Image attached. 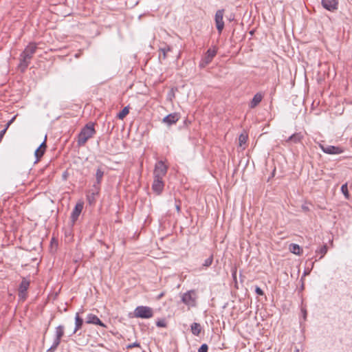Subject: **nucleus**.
Wrapping results in <instances>:
<instances>
[{
	"label": "nucleus",
	"instance_id": "1",
	"mask_svg": "<svg viewBox=\"0 0 352 352\" xmlns=\"http://www.w3.org/2000/svg\"><path fill=\"white\" fill-rule=\"evenodd\" d=\"M36 48V44L30 43L21 54L19 67L22 72H25L29 66Z\"/></svg>",
	"mask_w": 352,
	"mask_h": 352
},
{
	"label": "nucleus",
	"instance_id": "2",
	"mask_svg": "<svg viewBox=\"0 0 352 352\" xmlns=\"http://www.w3.org/2000/svg\"><path fill=\"white\" fill-rule=\"evenodd\" d=\"M96 133L94 124H87L78 135L77 144L79 147L85 146L87 142Z\"/></svg>",
	"mask_w": 352,
	"mask_h": 352
},
{
	"label": "nucleus",
	"instance_id": "3",
	"mask_svg": "<svg viewBox=\"0 0 352 352\" xmlns=\"http://www.w3.org/2000/svg\"><path fill=\"white\" fill-rule=\"evenodd\" d=\"M197 295L195 290H190L182 296V301L188 307H195Z\"/></svg>",
	"mask_w": 352,
	"mask_h": 352
},
{
	"label": "nucleus",
	"instance_id": "4",
	"mask_svg": "<svg viewBox=\"0 0 352 352\" xmlns=\"http://www.w3.org/2000/svg\"><path fill=\"white\" fill-rule=\"evenodd\" d=\"M134 316L136 318H150L153 316V309L149 307L139 306L134 311Z\"/></svg>",
	"mask_w": 352,
	"mask_h": 352
},
{
	"label": "nucleus",
	"instance_id": "5",
	"mask_svg": "<svg viewBox=\"0 0 352 352\" xmlns=\"http://www.w3.org/2000/svg\"><path fill=\"white\" fill-rule=\"evenodd\" d=\"M217 52V50L215 47L212 49H208L199 62V67L204 68L210 63L213 58L216 56Z\"/></svg>",
	"mask_w": 352,
	"mask_h": 352
},
{
	"label": "nucleus",
	"instance_id": "6",
	"mask_svg": "<svg viewBox=\"0 0 352 352\" xmlns=\"http://www.w3.org/2000/svg\"><path fill=\"white\" fill-rule=\"evenodd\" d=\"M168 170V166L165 165L163 161H158L154 168L153 177L164 179Z\"/></svg>",
	"mask_w": 352,
	"mask_h": 352
},
{
	"label": "nucleus",
	"instance_id": "7",
	"mask_svg": "<svg viewBox=\"0 0 352 352\" xmlns=\"http://www.w3.org/2000/svg\"><path fill=\"white\" fill-rule=\"evenodd\" d=\"M319 147L324 153L329 155H338L344 152V150L341 147L332 145L320 144Z\"/></svg>",
	"mask_w": 352,
	"mask_h": 352
},
{
	"label": "nucleus",
	"instance_id": "8",
	"mask_svg": "<svg viewBox=\"0 0 352 352\" xmlns=\"http://www.w3.org/2000/svg\"><path fill=\"white\" fill-rule=\"evenodd\" d=\"M225 10L223 9L218 10L216 12L214 21L216 24V28L219 34L221 33L223 28H224V22H223V14Z\"/></svg>",
	"mask_w": 352,
	"mask_h": 352
},
{
	"label": "nucleus",
	"instance_id": "9",
	"mask_svg": "<svg viewBox=\"0 0 352 352\" xmlns=\"http://www.w3.org/2000/svg\"><path fill=\"white\" fill-rule=\"evenodd\" d=\"M30 286V281L23 278L19 287V297L21 300H24L27 296V290Z\"/></svg>",
	"mask_w": 352,
	"mask_h": 352
},
{
	"label": "nucleus",
	"instance_id": "10",
	"mask_svg": "<svg viewBox=\"0 0 352 352\" xmlns=\"http://www.w3.org/2000/svg\"><path fill=\"white\" fill-rule=\"evenodd\" d=\"M164 188V179L153 177V182L152 184V190L157 195H160Z\"/></svg>",
	"mask_w": 352,
	"mask_h": 352
},
{
	"label": "nucleus",
	"instance_id": "11",
	"mask_svg": "<svg viewBox=\"0 0 352 352\" xmlns=\"http://www.w3.org/2000/svg\"><path fill=\"white\" fill-rule=\"evenodd\" d=\"M100 187L98 185H93L92 188L87 195V200L90 205L96 202V196L99 194Z\"/></svg>",
	"mask_w": 352,
	"mask_h": 352
},
{
	"label": "nucleus",
	"instance_id": "12",
	"mask_svg": "<svg viewBox=\"0 0 352 352\" xmlns=\"http://www.w3.org/2000/svg\"><path fill=\"white\" fill-rule=\"evenodd\" d=\"M322 6L326 10L333 12L338 9V0H322Z\"/></svg>",
	"mask_w": 352,
	"mask_h": 352
},
{
	"label": "nucleus",
	"instance_id": "13",
	"mask_svg": "<svg viewBox=\"0 0 352 352\" xmlns=\"http://www.w3.org/2000/svg\"><path fill=\"white\" fill-rule=\"evenodd\" d=\"M86 322L88 324H97L102 327H106V325L99 319V318L93 314H89L87 316Z\"/></svg>",
	"mask_w": 352,
	"mask_h": 352
},
{
	"label": "nucleus",
	"instance_id": "14",
	"mask_svg": "<svg viewBox=\"0 0 352 352\" xmlns=\"http://www.w3.org/2000/svg\"><path fill=\"white\" fill-rule=\"evenodd\" d=\"M83 202H79L76 204L71 214V219L73 223H74L78 219L83 209Z\"/></svg>",
	"mask_w": 352,
	"mask_h": 352
},
{
	"label": "nucleus",
	"instance_id": "15",
	"mask_svg": "<svg viewBox=\"0 0 352 352\" xmlns=\"http://www.w3.org/2000/svg\"><path fill=\"white\" fill-rule=\"evenodd\" d=\"M179 120V116L177 113H170L163 118L162 122L167 125L170 126L175 124Z\"/></svg>",
	"mask_w": 352,
	"mask_h": 352
},
{
	"label": "nucleus",
	"instance_id": "16",
	"mask_svg": "<svg viewBox=\"0 0 352 352\" xmlns=\"http://www.w3.org/2000/svg\"><path fill=\"white\" fill-rule=\"evenodd\" d=\"M104 175V168L102 166H98L96 169V173L95 175L96 182L94 184V185H98V186L100 187V184L102 183Z\"/></svg>",
	"mask_w": 352,
	"mask_h": 352
},
{
	"label": "nucleus",
	"instance_id": "17",
	"mask_svg": "<svg viewBox=\"0 0 352 352\" xmlns=\"http://www.w3.org/2000/svg\"><path fill=\"white\" fill-rule=\"evenodd\" d=\"M64 329H65V327L63 325H59L56 328V330H55L56 337L54 340L55 344H60V341H61V338L64 335Z\"/></svg>",
	"mask_w": 352,
	"mask_h": 352
},
{
	"label": "nucleus",
	"instance_id": "18",
	"mask_svg": "<svg viewBox=\"0 0 352 352\" xmlns=\"http://www.w3.org/2000/svg\"><path fill=\"white\" fill-rule=\"evenodd\" d=\"M263 96L260 93L256 94L252 100L250 102V108H254L256 107L262 100Z\"/></svg>",
	"mask_w": 352,
	"mask_h": 352
},
{
	"label": "nucleus",
	"instance_id": "19",
	"mask_svg": "<svg viewBox=\"0 0 352 352\" xmlns=\"http://www.w3.org/2000/svg\"><path fill=\"white\" fill-rule=\"evenodd\" d=\"M302 135L300 133H296L288 138L286 140L287 142L298 143L302 139Z\"/></svg>",
	"mask_w": 352,
	"mask_h": 352
},
{
	"label": "nucleus",
	"instance_id": "20",
	"mask_svg": "<svg viewBox=\"0 0 352 352\" xmlns=\"http://www.w3.org/2000/svg\"><path fill=\"white\" fill-rule=\"evenodd\" d=\"M190 330L193 335L198 336L200 334V333L202 330V328L199 323L193 322L190 325Z\"/></svg>",
	"mask_w": 352,
	"mask_h": 352
},
{
	"label": "nucleus",
	"instance_id": "21",
	"mask_svg": "<svg viewBox=\"0 0 352 352\" xmlns=\"http://www.w3.org/2000/svg\"><path fill=\"white\" fill-rule=\"evenodd\" d=\"M83 324V320L79 316V314L76 313L75 316V329L74 333H76L80 329H81Z\"/></svg>",
	"mask_w": 352,
	"mask_h": 352
},
{
	"label": "nucleus",
	"instance_id": "22",
	"mask_svg": "<svg viewBox=\"0 0 352 352\" xmlns=\"http://www.w3.org/2000/svg\"><path fill=\"white\" fill-rule=\"evenodd\" d=\"M289 249L291 252L296 255H300L302 253L301 248L296 243L290 244Z\"/></svg>",
	"mask_w": 352,
	"mask_h": 352
},
{
	"label": "nucleus",
	"instance_id": "23",
	"mask_svg": "<svg viewBox=\"0 0 352 352\" xmlns=\"http://www.w3.org/2000/svg\"><path fill=\"white\" fill-rule=\"evenodd\" d=\"M129 113V107H125L118 114V118L120 119V120H123L126 116V115H128Z\"/></svg>",
	"mask_w": 352,
	"mask_h": 352
},
{
	"label": "nucleus",
	"instance_id": "24",
	"mask_svg": "<svg viewBox=\"0 0 352 352\" xmlns=\"http://www.w3.org/2000/svg\"><path fill=\"white\" fill-rule=\"evenodd\" d=\"M316 252L320 254V259L322 258L327 252V245L326 244L318 248Z\"/></svg>",
	"mask_w": 352,
	"mask_h": 352
},
{
	"label": "nucleus",
	"instance_id": "25",
	"mask_svg": "<svg viewBox=\"0 0 352 352\" xmlns=\"http://www.w3.org/2000/svg\"><path fill=\"white\" fill-rule=\"evenodd\" d=\"M213 262V254H211L208 258H206L202 266L204 267H210Z\"/></svg>",
	"mask_w": 352,
	"mask_h": 352
},
{
	"label": "nucleus",
	"instance_id": "26",
	"mask_svg": "<svg viewBox=\"0 0 352 352\" xmlns=\"http://www.w3.org/2000/svg\"><path fill=\"white\" fill-rule=\"evenodd\" d=\"M341 191L343 193V195H344L346 199H349V190H348V187H347V184L346 183L343 184L341 186Z\"/></svg>",
	"mask_w": 352,
	"mask_h": 352
},
{
	"label": "nucleus",
	"instance_id": "27",
	"mask_svg": "<svg viewBox=\"0 0 352 352\" xmlns=\"http://www.w3.org/2000/svg\"><path fill=\"white\" fill-rule=\"evenodd\" d=\"M45 153L44 149H41V148H37L34 152V155L36 157V160H38Z\"/></svg>",
	"mask_w": 352,
	"mask_h": 352
},
{
	"label": "nucleus",
	"instance_id": "28",
	"mask_svg": "<svg viewBox=\"0 0 352 352\" xmlns=\"http://www.w3.org/2000/svg\"><path fill=\"white\" fill-rule=\"evenodd\" d=\"M247 139H248L247 135H245L244 134H241L239 138V145L242 146L243 144H245Z\"/></svg>",
	"mask_w": 352,
	"mask_h": 352
},
{
	"label": "nucleus",
	"instance_id": "29",
	"mask_svg": "<svg viewBox=\"0 0 352 352\" xmlns=\"http://www.w3.org/2000/svg\"><path fill=\"white\" fill-rule=\"evenodd\" d=\"M134 347L138 348L140 349V351L142 349L140 344L138 342H133L132 344H129L126 346L127 349H132Z\"/></svg>",
	"mask_w": 352,
	"mask_h": 352
},
{
	"label": "nucleus",
	"instance_id": "30",
	"mask_svg": "<svg viewBox=\"0 0 352 352\" xmlns=\"http://www.w3.org/2000/svg\"><path fill=\"white\" fill-rule=\"evenodd\" d=\"M208 346L206 344H203L198 349V352H208Z\"/></svg>",
	"mask_w": 352,
	"mask_h": 352
},
{
	"label": "nucleus",
	"instance_id": "31",
	"mask_svg": "<svg viewBox=\"0 0 352 352\" xmlns=\"http://www.w3.org/2000/svg\"><path fill=\"white\" fill-rule=\"evenodd\" d=\"M58 345H59L58 344H55V342H53L52 345L51 346V347L50 349H47V352H54L56 350Z\"/></svg>",
	"mask_w": 352,
	"mask_h": 352
},
{
	"label": "nucleus",
	"instance_id": "32",
	"mask_svg": "<svg viewBox=\"0 0 352 352\" xmlns=\"http://www.w3.org/2000/svg\"><path fill=\"white\" fill-rule=\"evenodd\" d=\"M255 292L256 294L259 295V296H263L264 295V292L258 286L256 287L255 288Z\"/></svg>",
	"mask_w": 352,
	"mask_h": 352
},
{
	"label": "nucleus",
	"instance_id": "33",
	"mask_svg": "<svg viewBox=\"0 0 352 352\" xmlns=\"http://www.w3.org/2000/svg\"><path fill=\"white\" fill-rule=\"evenodd\" d=\"M46 139H47V136L45 135L44 141L38 146V148H41V149H44V151H45V148L47 147V146H46Z\"/></svg>",
	"mask_w": 352,
	"mask_h": 352
},
{
	"label": "nucleus",
	"instance_id": "34",
	"mask_svg": "<svg viewBox=\"0 0 352 352\" xmlns=\"http://www.w3.org/2000/svg\"><path fill=\"white\" fill-rule=\"evenodd\" d=\"M160 50H161V52H162V54H163V58H166V52H167L168 51H170V47H168L167 48H163V49H161Z\"/></svg>",
	"mask_w": 352,
	"mask_h": 352
},
{
	"label": "nucleus",
	"instance_id": "35",
	"mask_svg": "<svg viewBox=\"0 0 352 352\" xmlns=\"http://www.w3.org/2000/svg\"><path fill=\"white\" fill-rule=\"evenodd\" d=\"M156 324L157 327H164L166 325L164 321H158Z\"/></svg>",
	"mask_w": 352,
	"mask_h": 352
},
{
	"label": "nucleus",
	"instance_id": "36",
	"mask_svg": "<svg viewBox=\"0 0 352 352\" xmlns=\"http://www.w3.org/2000/svg\"><path fill=\"white\" fill-rule=\"evenodd\" d=\"M15 119V116L13 117L6 124V130L8 129L9 126L13 122L14 120Z\"/></svg>",
	"mask_w": 352,
	"mask_h": 352
},
{
	"label": "nucleus",
	"instance_id": "37",
	"mask_svg": "<svg viewBox=\"0 0 352 352\" xmlns=\"http://www.w3.org/2000/svg\"><path fill=\"white\" fill-rule=\"evenodd\" d=\"M6 129H3L2 131H0V142L1 141L4 134L6 133Z\"/></svg>",
	"mask_w": 352,
	"mask_h": 352
},
{
	"label": "nucleus",
	"instance_id": "38",
	"mask_svg": "<svg viewBox=\"0 0 352 352\" xmlns=\"http://www.w3.org/2000/svg\"><path fill=\"white\" fill-rule=\"evenodd\" d=\"M302 314H303V318L305 320L306 318H307V311L305 309H302Z\"/></svg>",
	"mask_w": 352,
	"mask_h": 352
},
{
	"label": "nucleus",
	"instance_id": "39",
	"mask_svg": "<svg viewBox=\"0 0 352 352\" xmlns=\"http://www.w3.org/2000/svg\"><path fill=\"white\" fill-rule=\"evenodd\" d=\"M176 210L178 212L180 211V206L179 204H176Z\"/></svg>",
	"mask_w": 352,
	"mask_h": 352
},
{
	"label": "nucleus",
	"instance_id": "40",
	"mask_svg": "<svg viewBox=\"0 0 352 352\" xmlns=\"http://www.w3.org/2000/svg\"><path fill=\"white\" fill-rule=\"evenodd\" d=\"M236 271L234 270L233 272H232V276L233 278L235 279L236 278Z\"/></svg>",
	"mask_w": 352,
	"mask_h": 352
},
{
	"label": "nucleus",
	"instance_id": "41",
	"mask_svg": "<svg viewBox=\"0 0 352 352\" xmlns=\"http://www.w3.org/2000/svg\"><path fill=\"white\" fill-rule=\"evenodd\" d=\"M295 352H300L299 349H295Z\"/></svg>",
	"mask_w": 352,
	"mask_h": 352
},
{
	"label": "nucleus",
	"instance_id": "42",
	"mask_svg": "<svg viewBox=\"0 0 352 352\" xmlns=\"http://www.w3.org/2000/svg\"><path fill=\"white\" fill-rule=\"evenodd\" d=\"M163 296V294H161L160 296H159V298L162 297Z\"/></svg>",
	"mask_w": 352,
	"mask_h": 352
}]
</instances>
